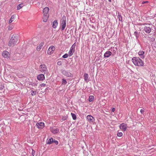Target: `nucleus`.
Masks as SVG:
<instances>
[{
    "instance_id": "5701e85b",
    "label": "nucleus",
    "mask_w": 156,
    "mask_h": 156,
    "mask_svg": "<svg viewBox=\"0 0 156 156\" xmlns=\"http://www.w3.org/2000/svg\"><path fill=\"white\" fill-rule=\"evenodd\" d=\"M132 62L135 66L136 65V57H134L132 58Z\"/></svg>"
},
{
    "instance_id": "9b49d317",
    "label": "nucleus",
    "mask_w": 156,
    "mask_h": 156,
    "mask_svg": "<svg viewBox=\"0 0 156 156\" xmlns=\"http://www.w3.org/2000/svg\"><path fill=\"white\" fill-rule=\"evenodd\" d=\"M37 127L39 129H42L44 127V124L43 122H40L37 123L36 124Z\"/></svg>"
},
{
    "instance_id": "0eeeda50",
    "label": "nucleus",
    "mask_w": 156,
    "mask_h": 156,
    "mask_svg": "<svg viewBox=\"0 0 156 156\" xmlns=\"http://www.w3.org/2000/svg\"><path fill=\"white\" fill-rule=\"evenodd\" d=\"M2 55L4 58H8L9 57L10 54L8 51H4L2 52Z\"/></svg>"
},
{
    "instance_id": "423d86ee",
    "label": "nucleus",
    "mask_w": 156,
    "mask_h": 156,
    "mask_svg": "<svg viewBox=\"0 0 156 156\" xmlns=\"http://www.w3.org/2000/svg\"><path fill=\"white\" fill-rule=\"evenodd\" d=\"M62 74L64 75L69 77H72L73 75L70 72L63 70L62 72Z\"/></svg>"
},
{
    "instance_id": "f704fd0d",
    "label": "nucleus",
    "mask_w": 156,
    "mask_h": 156,
    "mask_svg": "<svg viewBox=\"0 0 156 156\" xmlns=\"http://www.w3.org/2000/svg\"><path fill=\"white\" fill-rule=\"evenodd\" d=\"M118 16H119V21H122V16H121V15H119V14L118 15Z\"/></svg>"
},
{
    "instance_id": "2f4dec72",
    "label": "nucleus",
    "mask_w": 156,
    "mask_h": 156,
    "mask_svg": "<svg viewBox=\"0 0 156 156\" xmlns=\"http://www.w3.org/2000/svg\"><path fill=\"white\" fill-rule=\"evenodd\" d=\"M67 117L66 116H63L62 117V119L63 121H64L67 119Z\"/></svg>"
},
{
    "instance_id": "b1692460",
    "label": "nucleus",
    "mask_w": 156,
    "mask_h": 156,
    "mask_svg": "<svg viewBox=\"0 0 156 156\" xmlns=\"http://www.w3.org/2000/svg\"><path fill=\"white\" fill-rule=\"evenodd\" d=\"M23 6V4H20L17 6V10H18L20 9Z\"/></svg>"
},
{
    "instance_id": "bb28decb",
    "label": "nucleus",
    "mask_w": 156,
    "mask_h": 156,
    "mask_svg": "<svg viewBox=\"0 0 156 156\" xmlns=\"http://www.w3.org/2000/svg\"><path fill=\"white\" fill-rule=\"evenodd\" d=\"M53 142V139L52 138H51L49 139L48 142V144H51Z\"/></svg>"
},
{
    "instance_id": "cd10ccee",
    "label": "nucleus",
    "mask_w": 156,
    "mask_h": 156,
    "mask_svg": "<svg viewBox=\"0 0 156 156\" xmlns=\"http://www.w3.org/2000/svg\"><path fill=\"white\" fill-rule=\"evenodd\" d=\"M71 115L72 116V118L73 119L75 120L76 119V115L73 113H71Z\"/></svg>"
},
{
    "instance_id": "4468645a",
    "label": "nucleus",
    "mask_w": 156,
    "mask_h": 156,
    "mask_svg": "<svg viewBox=\"0 0 156 156\" xmlns=\"http://www.w3.org/2000/svg\"><path fill=\"white\" fill-rule=\"evenodd\" d=\"M138 54L141 58L144 59V51H140L138 52Z\"/></svg>"
},
{
    "instance_id": "7c9ffc66",
    "label": "nucleus",
    "mask_w": 156,
    "mask_h": 156,
    "mask_svg": "<svg viewBox=\"0 0 156 156\" xmlns=\"http://www.w3.org/2000/svg\"><path fill=\"white\" fill-rule=\"evenodd\" d=\"M123 135L122 133V132H119L117 134V135L119 137H121Z\"/></svg>"
},
{
    "instance_id": "dca6fc26",
    "label": "nucleus",
    "mask_w": 156,
    "mask_h": 156,
    "mask_svg": "<svg viewBox=\"0 0 156 156\" xmlns=\"http://www.w3.org/2000/svg\"><path fill=\"white\" fill-rule=\"evenodd\" d=\"M44 44V43L43 42H41L38 45V46H37V50L38 51H39L41 49V48H42V47H43V46Z\"/></svg>"
},
{
    "instance_id": "39448f33",
    "label": "nucleus",
    "mask_w": 156,
    "mask_h": 156,
    "mask_svg": "<svg viewBox=\"0 0 156 156\" xmlns=\"http://www.w3.org/2000/svg\"><path fill=\"white\" fill-rule=\"evenodd\" d=\"M55 49V47L54 46H51L48 49L47 51L48 54V55L52 54Z\"/></svg>"
},
{
    "instance_id": "393cba45",
    "label": "nucleus",
    "mask_w": 156,
    "mask_h": 156,
    "mask_svg": "<svg viewBox=\"0 0 156 156\" xmlns=\"http://www.w3.org/2000/svg\"><path fill=\"white\" fill-rule=\"evenodd\" d=\"M14 27V26L12 24H10L8 27V30H12Z\"/></svg>"
},
{
    "instance_id": "4c0bfd02",
    "label": "nucleus",
    "mask_w": 156,
    "mask_h": 156,
    "mask_svg": "<svg viewBox=\"0 0 156 156\" xmlns=\"http://www.w3.org/2000/svg\"><path fill=\"white\" fill-rule=\"evenodd\" d=\"M140 112L141 114H143L144 112V109L143 108L141 109L140 110Z\"/></svg>"
},
{
    "instance_id": "4be33fe9",
    "label": "nucleus",
    "mask_w": 156,
    "mask_h": 156,
    "mask_svg": "<svg viewBox=\"0 0 156 156\" xmlns=\"http://www.w3.org/2000/svg\"><path fill=\"white\" fill-rule=\"evenodd\" d=\"M83 77H84V80L86 81H87L88 80V75L87 73H85L84 74Z\"/></svg>"
},
{
    "instance_id": "c03bdc74",
    "label": "nucleus",
    "mask_w": 156,
    "mask_h": 156,
    "mask_svg": "<svg viewBox=\"0 0 156 156\" xmlns=\"http://www.w3.org/2000/svg\"><path fill=\"white\" fill-rule=\"evenodd\" d=\"M3 87H4V86H2V87H1V89H3Z\"/></svg>"
},
{
    "instance_id": "f257e3e1",
    "label": "nucleus",
    "mask_w": 156,
    "mask_h": 156,
    "mask_svg": "<svg viewBox=\"0 0 156 156\" xmlns=\"http://www.w3.org/2000/svg\"><path fill=\"white\" fill-rule=\"evenodd\" d=\"M19 36L16 34L12 35L9 43V46L10 47L14 46L19 42Z\"/></svg>"
},
{
    "instance_id": "aec40b11",
    "label": "nucleus",
    "mask_w": 156,
    "mask_h": 156,
    "mask_svg": "<svg viewBox=\"0 0 156 156\" xmlns=\"http://www.w3.org/2000/svg\"><path fill=\"white\" fill-rule=\"evenodd\" d=\"M15 19V18H14V15L12 16L11 17L10 20L9 21V24H10L11 23H12L13 21Z\"/></svg>"
},
{
    "instance_id": "6e6552de",
    "label": "nucleus",
    "mask_w": 156,
    "mask_h": 156,
    "mask_svg": "<svg viewBox=\"0 0 156 156\" xmlns=\"http://www.w3.org/2000/svg\"><path fill=\"white\" fill-rule=\"evenodd\" d=\"M87 119L89 122H93L95 120L93 117L90 115H88L87 116Z\"/></svg>"
},
{
    "instance_id": "412c9836",
    "label": "nucleus",
    "mask_w": 156,
    "mask_h": 156,
    "mask_svg": "<svg viewBox=\"0 0 156 156\" xmlns=\"http://www.w3.org/2000/svg\"><path fill=\"white\" fill-rule=\"evenodd\" d=\"M74 51H75V50H73L70 49L69 51V52H68V54L69 56H71V55H73V53L74 52Z\"/></svg>"
},
{
    "instance_id": "58836bf2",
    "label": "nucleus",
    "mask_w": 156,
    "mask_h": 156,
    "mask_svg": "<svg viewBox=\"0 0 156 156\" xmlns=\"http://www.w3.org/2000/svg\"><path fill=\"white\" fill-rule=\"evenodd\" d=\"M148 3V2L147 1H143V2H142V4H144L145 3Z\"/></svg>"
},
{
    "instance_id": "c756f323",
    "label": "nucleus",
    "mask_w": 156,
    "mask_h": 156,
    "mask_svg": "<svg viewBox=\"0 0 156 156\" xmlns=\"http://www.w3.org/2000/svg\"><path fill=\"white\" fill-rule=\"evenodd\" d=\"M67 83L66 80L64 79H62V84L65 85Z\"/></svg>"
},
{
    "instance_id": "f03ea898",
    "label": "nucleus",
    "mask_w": 156,
    "mask_h": 156,
    "mask_svg": "<svg viewBox=\"0 0 156 156\" xmlns=\"http://www.w3.org/2000/svg\"><path fill=\"white\" fill-rule=\"evenodd\" d=\"M137 25L138 26H137V30L139 29L140 30H141L143 31L144 30L146 33H149L151 31V28L150 27V25H149V26L148 25L145 26L144 24L141 25L138 24Z\"/></svg>"
},
{
    "instance_id": "f8f14e48",
    "label": "nucleus",
    "mask_w": 156,
    "mask_h": 156,
    "mask_svg": "<svg viewBox=\"0 0 156 156\" xmlns=\"http://www.w3.org/2000/svg\"><path fill=\"white\" fill-rule=\"evenodd\" d=\"M49 9L48 7H45L43 10V15H49L48 12Z\"/></svg>"
},
{
    "instance_id": "9d476101",
    "label": "nucleus",
    "mask_w": 156,
    "mask_h": 156,
    "mask_svg": "<svg viewBox=\"0 0 156 156\" xmlns=\"http://www.w3.org/2000/svg\"><path fill=\"white\" fill-rule=\"evenodd\" d=\"M144 63L139 58H137V66H143Z\"/></svg>"
},
{
    "instance_id": "72a5a7b5",
    "label": "nucleus",
    "mask_w": 156,
    "mask_h": 156,
    "mask_svg": "<svg viewBox=\"0 0 156 156\" xmlns=\"http://www.w3.org/2000/svg\"><path fill=\"white\" fill-rule=\"evenodd\" d=\"M75 46V44H74L71 46L70 49L73 50H74Z\"/></svg>"
},
{
    "instance_id": "a878e982",
    "label": "nucleus",
    "mask_w": 156,
    "mask_h": 156,
    "mask_svg": "<svg viewBox=\"0 0 156 156\" xmlns=\"http://www.w3.org/2000/svg\"><path fill=\"white\" fill-rule=\"evenodd\" d=\"M94 97L93 96H90L89 98V101L90 102L92 101L94 99Z\"/></svg>"
},
{
    "instance_id": "e433bc0d",
    "label": "nucleus",
    "mask_w": 156,
    "mask_h": 156,
    "mask_svg": "<svg viewBox=\"0 0 156 156\" xmlns=\"http://www.w3.org/2000/svg\"><path fill=\"white\" fill-rule=\"evenodd\" d=\"M45 85H46V84L44 83H42L40 84V86L41 87H44L45 86Z\"/></svg>"
},
{
    "instance_id": "37998d69",
    "label": "nucleus",
    "mask_w": 156,
    "mask_h": 156,
    "mask_svg": "<svg viewBox=\"0 0 156 156\" xmlns=\"http://www.w3.org/2000/svg\"><path fill=\"white\" fill-rule=\"evenodd\" d=\"M151 40L152 41H154V38H151Z\"/></svg>"
},
{
    "instance_id": "c85d7f7f",
    "label": "nucleus",
    "mask_w": 156,
    "mask_h": 156,
    "mask_svg": "<svg viewBox=\"0 0 156 156\" xmlns=\"http://www.w3.org/2000/svg\"><path fill=\"white\" fill-rule=\"evenodd\" d=\"M36 91H33V90H32L31 91V94L32 96H34V95H35L36 94Z\"/></svg>"
},
{
    "instance_id": "7ed1b4c3",
    "label": "nucleus",
    "mask_w": 156,
    "mask_h": 156,
    "mask_svg": "<svg viewBox=\"0 0 156 156\" xmlns=\"http://www.w3.org/2000/svg\"><path fill=\"white\" fill-rule=\"evenodd\" d=\"M66 17L63 16L62 17V20L61 23V29L62 30H63L66 27Z\"/></svg>"
},
{
    "instance_id": "79ce46f5",
    "label": "nucleus",
    "mask_w": 156,
    "mask_h": 156,
    "mask_svg": "<svg viewBox=\"0 0 156 156\" xmlns=\"http://www.w3.org/2000/svg\"><path fill=\"white\" fill-rule=\"evenodd\" d=\"M115 111V108H113L112 109V112H114Z\"/></svg>"
},
{
    "instance_id": "6ab92c4d",
    "label": "nucleus",
    "mask_w": 156,
    "mask_h": 156,
    "mask_svg": "<svg viewBox=\"0 0 156 156\" xmlns=\"http://www.w3.org/2000/svg\"><path fill=\"white\" fill-rule=\"evenodd\" d=\"M58 24L57 20H54L53 23L52 27L54 28H55L57 27Z\"/></svg>"
},
{
    "instance_id": "f3484780",
    "label": "nucleus",
    "mask_w": 156,
    "mask_h": 156,
    "mask_svg": "<svg viewBox=\"0 0 156 156\" xmlns=\"http://www.w3.org/2000/svg\"><path fill=\"white\" fill-rule=\"evenodd\" d=\"M112 54V52L110 51H107L104 54V56L105 57H109Z\"/></svg>"
},
{
    "instance_id": "c9c22d12",
    "label": "nucleus",
    "mask_w": 156,
    "mask_h": 156,
    "mask_svg": "<svg viewBox=\"0 0 156 156\" xmlns=\"http://www.w3.org/2000/svg\"><path fill=\"white\" fill-rule=\"evenodd\" d=\"M53 142L55 143L56 145L58 144V141L55 140H53Z\"/></svg>"
},
{
    "instance_id": "ddd939ff",
    "label": "nucleus",
    "mask_w": 156,
    "mask_h": 156,
    "mask_svg": "<svg viewBox=\"0 0 156 156\" xmlns=\"http://www.w3.org/2000/svg\"><path fill=\"white\" fill-rule=\"evenodd\" d=\"M51 131L52 133L55 134L58 133L59 131V130L58 128L53 127L51 128Z\"/></svg>"
},
{
    "instance_id": "1a4fd4ad",
    "label": "nucleus",
    "mask_w": 156,
    "mask_h": 156,
    "mask_svg": "<svg viewBox=\"0 0 156 156\" xmlns=\"http://www.w3.org/2000/svg\"><path fill=\"white\" fill-rule=\"evenodd\" d=\"M119 128L120 129L122 130L123 131H125L127 128V126L126 124L124 123H122L120 124L119 126Z\"/></svg>"
},
{
    "instance_id": "a19ab883",
    "label": "nucleus",
    "mask_w": 156,
    "mask_h": 156,
    "mask_svg": "<svg viewBox=\"0 0 156 156\" xmlns=\"http://www.w3.org/2000/svg\"><path fill=\"white\" fill-rule=\"evenodd\" d=\"M32 154L33 156H34V155L35 154V151H34L33 150V149H32Z\"/></svg>"
},
{
    "instance_id": "ea45409f",
    "label": "nucleus",
    "mask_w": 156,
    "mask_h": 156,
    "mask_svg": "<svg viewBox=\"0 0 156 156\" xmlns=\"http://www.w3.org/2000/svg\"><path fill=\"white\" fill-rule=\"evenodd\" d=\"M57 64L58 65H60L62 64V62L61 61H58V62Z\"/></svg>"
},
{
    "instance_id": "a211bd4d",
    "label": "nucleus",
    "mask_w": 156,
    "mask_h": 156,
    "mask_svg": "<svg viewBox=\"0 0 156 156\" xmlns=\"http://www.w3.org/2000/svg\"><path fill=\"white\" fill-rule=\"evenodd\" d=\"M49 15H43V21L44 22H46L47 21L48 18L49 17Z\"/></svg>"
},
{
    "instance_id": "20e7f679",
    "label": "nucleus",
    "mask_w": 156,
    "mask_h": 156,
    "mask_svg": "<svg viewBox=\"0 0 156 156\" xmlns=\"http://www.w3.org/2000/svg\"><path fill=\"white\" fill-rule=\"evenodd\" d=\"M40 70L42 73H45L47 71V68L46 66L44 64H41L40 66Z\"/></svg>"
},
{
    "instance_id": "2eb2a0df",
    "label": "nucleus",
    "mask_w": 156,
    "mask_h": 156,
    "mask_svg": "<svg viewBox=\"0 0 156 156\" xmlns=\"http://www.w3.org/2000/svg\"><path fill=\"white\" fill-rule=\"evenodd\" d=\"M44 76L43 74H40L37 76V79L39 80H43L44 79Z\"/></svg>"
},
{
    "instance_id": "a18cd8bd",
    "label": "nucleus",
    "mask_w": 156,
    "mask_h": 156,
    "mask_svg": "<svg viewBox=\"0 0 156 156\" xmlns=\"http://www.w3.org/2000/svg\"><path fill=\"white\" fill-rule=\"evenodd\" d=\"M110 2H111V0H108Z\"/></svg>"
},
{
    "instance_id": "473e14b6",
    "label": "nucleus",
    "mask_w": 156,
    "mask_h": 156,
    "mask_svg": "<svg viewBox=\"0 0 156 156\" xmlns=\"http://www.w3.org/2000/svg\"><path fill=\"white\" fill-rule=\"evenodd\" d=\"M68 57V54H65L62 56V58H67Z\"/></svg>"
}]
</instances>
